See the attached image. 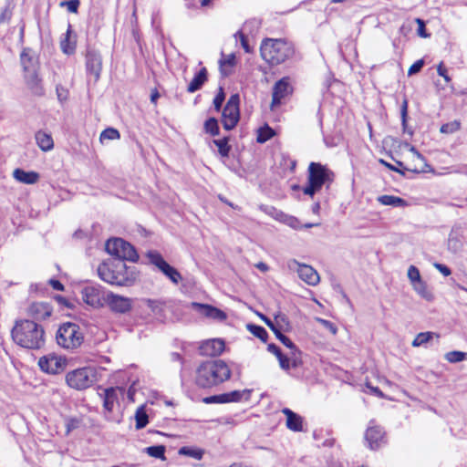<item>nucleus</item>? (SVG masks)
Masks as SVG:
<instances>
[{
	"label": "nucleus",
	"mask_w": 467,
	"mask_h": 467,
	"mask_svg": "<svg viewBox=\"0 0 467 467\" xmlns=\"http://www.w3.org/2000/svg\"><path fill=\"white\" fill-rule=\"evenodd\" d=\"M11 336L16 344L26 349L37 350L46 343L44 327L33 320L16 321Z\"/></svg>",
	"instance_id": "nucleus-1"
},
{
	"label": "nucleus",
	"mask_w": 467,
	"mask_h": 467,
	"mask_svg": "<svg viewBox=\"0 0 467 467\" xmlns=\"http://www.w3.org/2000/svg\"><path fill=\"white\" fill-rule=\"evenodd\" d=\"M231 375V368L223 360H208L197 368L195 383L200 388L208 389L228 380Z\"/></svg>",
	"instance_id": "nucleus-2"
},
{
	"label": "nucleus",
	"mask_w": 467,
	"mask_h": 467,
	"mask_svg": "<svg viewBox=\"0 0 467 467\" xmlns=\"http://www.w3.org/2000/svg\"><path fill=\"white\" fill-rule=\"evenodd\" d=\"M99 276L110 285L129 286L136 279L133 269L128 267L121 260H108L98 267Z\"/></svg>",
	"instance_id": "nucleus-3"
},
{
	"label": "nucleus",
	"mask_w": 467,
	"mask_h": 467,
	"mask_svg": "<svg viewBox=\"0 0 467 467\" xmlns=\"http://www.w3.org/2000/svg\"><path fill=\"white\" fill-rule=\"evenodd\" d=\"M262 58L270 65H279L293 57L292 44L283 39H265L260 47Z\"/></svg>",
	"instance_id": "nucleus-4"
},
{
	"label": "nucleus",
	"mask_w": 467,
	"mask_h": 467,
	"mask_svg": "<svg viewBox=\"0 0 467 467\" xmlns=\"http://www.w3.org/2000/svg\"><path fill=\"white\" fill-rule=\"evenodd\" d=\"M334 173L327 166L311 162L307 170V184L303 188L306 195L313 197L326 183L332 182Z\"/></svg>",
	"instance_id": "nucleus-5"
},
{
	"label": "nucleus",
	"mask_w": 467,
	"mask_h": 467,
	"mask_svg": "<svg viewBox=\"0 0 467 467\" xmlns=\"http://www.w3.org/2000/svg\"><path fill=\"white\" fill-rule=\"evenodd\" d=\"M56 340L59 347L74 351L83 344L84 333L78 324L66 322L59 326Z\"/></svg>",
	"instance_id": "nucleus-6"
},
{
	"label": "nucleus",
	"mask_w": 467,
	"mask_h": 467,
	"mask_svg": "<svg viewBox=\"0 0 467 467\" xmlns=\"http://www.w3.org/2000/svg\"><path fill=\"white\" fill-rule=\"evenodd\" d=\"M97 369L93 367H84L67 373V384L77 390L86 389L97 381Z\"/></svg>",
	"instance_id": "nucleus-7"
},
{
	"label": "nucleus",
	"mask_w": 467,
	"mask_h": 467,
	"mask_svg": "<svg viewBox=\"0 0 467 467\" xmlns=\"http://www.w3.org/2000/svg\"><path fill=\"white\" fill-rule=\"evenodd\" d=\"M107 253L116 257L115 260L136 262L139 255L135 248L121 238H112L105 244Z\"/></svg>",
	"instance_id": "nucleus-8"
},
{
	"label": "nucleus",
	"mask_w": 467,
	"mask_h": 467,
	"mask_svg": "<svg viewBox=\"0 0 467 467\" xmlns=\"http://www.w3.org/2000/svg\"><path fill=\"white\" fill-rule=\"evenodd\" d=\"M239 95H232L226 105L224 106L222 113V123L226 130H233L238 123L240 119L239 111Z\"/></svg>",
	"instance_id": "nucleus-9"
},
{
	"label": "nucleus",
	"mask_w": 467,
	"mask_h": 467,
	"mask_svg": "<svg viewBox=\"0 0 467 467\" xmlns=\"http://www.w3.org/2000/svg\"><path fill=\"white\" fill-rule=\"evenodd\" d=\"M150 264L154 265L165 276H167L173 284L178 285L182 279L180 272L170 265L157 251H150L147 254Z\"/></svg>",
	"instance_id": "nucleus-10"
},
{
	"label": "nucleus",
	"mask_w": 467,
	"mask_h": 467,
	"mask_svg": "<svg viewBox=\"0 0 467 467\" xmlns=\"http://www.w3.org/2000/svg\"><path fill=\"white\" fill-rule=\"evenodd\" d=\"M293 92V88L289 82L288 78H283L273 87L272 92V101L270 105V109L274 110L276 107H278L284 99L289 97Z\"/></svg>",
	"instance_id": "nucleus-11"
},
{
	"label": "nucleus",
	"mask_w": 467,
	"mask_h": 467,
	"mask_svg": "<svg viewBox=\"0 0 467 467\" xmlns=\"http://www.w3.org/2000/svg\"><path fill=\"white\" fill-rule=\"evenodd\" d=\"M288 266L290 269L296 270L299 278L307 285H316L319 283V275L312 266L300 264L296 260L290 261Z\"/></svg>",
	"instance_id": "nucleus-12"
},
{
	"label": "nucleus",
	"mask_w": 467,
	"mask_h": 467,
	"mask_svg": "<svg viewBox=\"0 0 467 467\" xmlns=\"http://www.w3.org/2000/svg\"><path fill=\"white\" fill-rule=\"evenodd\" d=\"M38 366L44 372L57 374L64 370L66 363L61 357L48 355L39 358Z\"/></svg>",
	"instance_id": "nucleus-13"
},
{
	"label": "nucleus",
	"mask_w": 467,
	"mask_h": 467,
	"mask_svg": "<svg viewBox=\"0 0 467 467\" xmlns=\"http://www.w3.org/2000/svg\"><path fill=\"white\" fill-rule=\"evenodd\" d=\"M86 68L88 74L93 75L94 80L98 81L102 69V59L100 54L94 49L87 51Z\"/></svg>",
	"instance_id": "nucleus-14"
},
{
	"label": "nucleus",
	"mask_w": 467,
	"mask_h": 467,
	"mask_svg": "<svg viewBox=\"0 0 467 467\" xmlns=\"http://www.w3.org/2000/svg\"><path fill=\"white\" fill-rule=\"evenodd\" d=\"M224 341L220 338H213L203 341L200 348V354L202 356L215 357L219 356L224 350Z\"/></svg>",
	"instance_id": "nucleus-15"
},
{
	"label": "nucleus",
	"mask_w": 467,
	"mask_h": 467,
	"mask_svg": "<svg viewBox=\"0 0 467 467\" xmlns=\"http://www.w3.org/2000/svg\"><path fill=\"white\" fill-rule=\"evenodd\" d=\"M107 301L110 309L117 313H127L131 308V300L122 296L109 294Z\"/></svg>",
	"instance_id": "nucleus-16"
},
{
	"label": "nucleus",
	"mask_w": 467,
	"mask_h": 467,
	"mask_svg": "<svg viewBox=\"0 0 467 467\" xmlns=\"http://www.w3.org/2000/svg\"><path fill=\"white\" fill-rule=\"evenodd\" d=\"M52 311L48 303L35 302L29 306L27 315L36 320H45L51 316Z\"/></svg>",
	"instance_id": "nucleus-17"
},
{
	"label": "nucleus",
	"mask_w": 467,
	"mask_h": 467,
	"mask_svg": "<svg viewBox=\"0 0 467 467\" xmlns=\"http://www.w3.org/2000/svg\"><path fill=\"white\" fill-rule=\"evenodd\" d=\"M365 439L371 450H377L385 442L384 431L379 426H369L366 431Z\"/></svg>",
	"instance_id": "nucleus-18"
},
{
	"label": "nucleus",
	"mask_w": 467,
	"mask_h": 467,
	"mask_svg": "<svg viewBox=\"0 0 467 467\" xmlns=\"http://www.w3.org/2000/svg\"><path fill=\"white\" fill-rule=\"evenodd\" d=\"M192 306L201 315L213 320L223 321L227 317L226 314L223 311L210 305L192 303Z\"/></svg>",
	"instance_id": "nucleus-19"
},
{
	"label": "nucleus",
	"mask_w": 467,
	"mask_h": 467,
	"mask_svg": "<svg viewBox=\"0 0 467 467\" xmlns=\"http://www.w3.org/2000/svg\"><path fill=\"white\" fill-rule=\"evenodd\" d=\"M20 61L24 72L31 70H38V57L34 50L25 47L20 54Z\"/></svg>",
	"instance_id": "nucleus-20"
},
{
	"label": "nucleus",
	"mask_w": 467,
	"mask_h": 467,
	"mask_svg": "<svg viewBox=\"0 0 467 467\" xmlns=\"http://www.w3.org/2000/svg\"><path fill=\"white\" fill-rule=\"evenodd\" d=\"M25 80L27 88L36 95L43 94L41 78L38 76V70H31L25 72Z\"/></svg>",
	"instance_id": "nucleus-21"
},
{
	"label": "nucleus",
	"mask_w": 467,
	"mask_h": 467,
	"mask_svg": "<svg viewBox=\"0 0 467 467\" xmlns=\"http://www.w3.org/2000/svg\"><path fill=\"white\" fill-rule=\"evenodd\" d=\"M13 177L15 180L25 184H35L39 181L40 175L36 171H26L23 169H16L13 171Z\"/></svg>",
	"instance_id": "nucleus-22"
},
{
	"label": "nucleus",
	"mask_w": 467,
	"mask_h": 467,
	"mask_svg": "<svg viewBox=\"0 0 467 467\" xmlns=\"http://www.w3.org/2000/svg\"><path fill=\"white\" fill-rule=\"evenodd\" d=\"M283 414L286 416V427L293 431H301L303 430V418L292 411L288 408L282 410Z\"/></svg>",
	"instance_id": "nucleus-23"
},
{
	"label": "nucleus",
	"mask_w": 467,
	"mask_h": 467,
	"mask_svg": "<svg viewBox=\"0 0 467 467\" xmlns=\"http://www.w3.org/2000/svg\"><path fill=\"white\" fill-rule=\"evenodd\" d=\"M207 70L205 67H202L189 83L187 91L189 93H194L195 91L199 90L207 81Z\"/></svg>",
	"instance_id": "nucleus-24"
},
{
	"label": "nucleus",
	"mask_w": 467,
	"mask_h": 467,
	"mask_svg": "<svg viewBox=\"0 0 467 467\" xmlns=\"http://www.w3.org/2000/svg\"><path fill=\"white\" fill-rule=\"evenodd\" d=\"M35 139H36L37 146L43 151L51 150L54 147V141L49 133L39 130L36 133Z\"/></svg>",
	"instance_id": "nucleus-25"
},
{
	"label": "nucleus",
	"mask_w": 467,
	"mask_h": 467,
	"mask_svg": "<svg viewBox=\"0 0 467 467\" xmlns=\"http://www.w3.org/2000/svg\"><path fill=\"white\" fill-rule=\"evenodd\" d=\"M377 200L380 204L387 206L404 207L408 205L404 199L393 195H380Z\"/></svg>",
	"instance_id": "nucleus-26"
},
{
	"label": "nucleus",
	"mask_w": 467,
	"mask_h": 467,
	"mask_svg": "<svg viewBox=\"0 0 467 467\" xmlns=\"http://www.w3.org/2000/svg\"><path fill=\"white\" fill-rule=\"evenodd\" d=\"M117 391L118 389L114 388L107 389L104 391L103 406L108 411L113 410L114 403L118 400Z\"/></svg>",
	"instance_id": "nucleus-27"
},
{
	"label": "nucleus",
	"mask_w": 467,
	"mask_h": 467,
	"mask_svg": "<svg viewBox=\"0 0 467 467\" xmlns=\"http://www.w3.org/2000/svg\"><path fill=\"white\" fill-rule=\"evenodd\" d=\"M412 287L414 291L423 299L427 301L433 300V294L428 289V286L423 280L412 285Z\"/></svg>",
	"instance_id": "nucleus-28"
},
{
	"label": "nucleus",
	"mask_w": 467,
	"mask_h": 467,
	"mask_svg": "<svg viewBox=\"0 0 467 467\" xmlns=\"http://www.w3.org/2000/svg\"><path fill=\"white\" fill-rule=\"evenodd\" d=\"M178 453L180 455L191 457L195 460H201L203 457L204 451L196 447L184 446L179 449Z\"/></svg>",
	"instance_id": "nucleus-29"
},
{
	"label": "nucleus",
	"mask_w": 467,
	"mask_h": 467,
	"mask_svg": "<svg viewBox=\"0 0 467 467\" xmlns=\"http://www.w3.org/2000/svg\"><path fill=\"white\" fill-rule=\"evenodd\" d=\"M135 420H136L135 427L137 430L143 429L148 424L149 418H148V414L146 413L144 405L140 406L136 410Z\"/></svg>",
	"instance_id": "nucleus-30"
},
{
	"label": "nucleus",
	"mask_w": 467,
	"mask_h": 467,
	"mask_svg": "<svg viewBox=\"0 0 467 467\" xmlns=\"http://www.w3.org/2000/svg\"><path fill=\"white\" fill-rule=\"evenodd\" d=\"M274 319L275 325L283 329L284 332H288L291 330L292 327L289 318L285 314L279 311L274 315Z\"/></svg>",
	"instance_id": "nucleus-31"
},
{
	"label": "nucleus",
	"mask_w": 467,
	"mask_h": 467,
	"mask_svg": "<svg viewBox=\"0 0 467 467\" xmlns=\"http://www.w3.org/2000/svg\"><path fill=\"white\" fill-rule=\"evenodd\" d=\"M275 135V130L267 124H265V126L258 129L256 140L259 143H265V141L272 139Z\"/></svg>",
	"instance_id": "nucleus-32"
},
{
	"label": "nucleus",
	"mask_w": 467,
	"mask_h": 467,
	"mask_svg": "<svg viewBox=\"0 0 467 467\" xmlns=\"http://www.w3.org/2000/svg\"><path fill=\"white\" fill-rule=\"evenodd\" d=\"M71 26H68L65 38L61 41L60 47L62 51L67 55H71L75 52L76 44L70 40Z\"/></svg>",
	"instance_id": "nucleus-33"
},
{
	"label": "nucleus",
	"mask_w": 467,
	"mask_h": 467,
	"mask_svg": "<svg viewBox=\"0 0 467 467\" xmlns=\"http://www.w3.org/2000/svg\"><path fill=\"white\" fill-rule=\"evenodd\" d=\"M433 337H436L437 338L440 337V336L434 332H421L419 333L414 340L412 341V346L415 348L420 347L428 343Z\"/></svg>",
	"instance_id": "nucleus-34"
},
{
	"label": "nucleus",
	"mask_w": 467,
	"mask_h": 467,
	"mask_svg": "<svg viewBox=\"0 0 467 467\" xmlns=\"http://www.w3.org/2000/svg\"><path fill=\"white\" fill-rule=\"evenodd\" d=\"M225 396L227 397V403L238 402V401H241L244 398L245 400H248L250 397V390H248V389L234 390V391L225 393Z\"/></svg>",
	"instance_id": "nucleus-35"
},
{
	"label": "nucleus",
	"mask_w": 467,
	"mask_h": 467,
	"mask_svg": "<svg viewBox=\"0 0 467 467\" xmlns=\"http://www.w3.org/2000/svg\"><path fill=\"white\" fill-rule=\"evenodd\" d=\"M235 57L234 54L228 55L226 57L221 58L219 61L220 71L223 76H228L231 71L227 67H233L234 66Z\"/></svg>",
	"instance_id": "nucleus-36"
},
{
	"label": "nucleus",
	"mask_w": 467,
	"mask_h": 467,
	"mask_svg": "<svg viewBox=\"0 0 467 467\" xmlns=\"http://www.w3.org/2000/svg\"><path fill=\"white\" fill-rule=\"evenodd\" d=\"M147 454L150 457L165 460V446L164 445H156V446H150L147 447L145 449Z\"/></svg>",
	"instance_id": "nucleus-37"
},
{
	"label": "nucleus",
	"mask_w": 467,
	"mask_h": 467,
	"mask_svg": "<svg viewBox=\"0 0 467 467\" xmlns=\"http://www.w3.org/2000/svg\"><path fill=\"white\" fill-rule=\"evenodd\" d=\"M247 328L254 337H258L263 342H266L268 334L263 327L250 324L247 325Z\"/></svg>",
	"instance_id": "nucleus-38"
},
{
	"label": "nucleus",
	"mask_w": 467,
	"mask_h": 467,
	"mask_svg": "<svg viewBox=\"0 0 467 467\" xmlns=\"http://www.w3.org/2000/svg\"><path fill=\"white\" fill-rule=\"evenodd\" d=\"M83 299L88 305L95 306L99 304V298L96 290L92 287H87L83 290Z\"/></svg>",
	"instance_id": "nucleus-39"
},
{
	"label": "nucleus",
	"mask_w": 467,
	"mask_h": 467,
	"mask_svg": "<svg viewBox=\"0 0 467 467\" xmlns=\"http://www.w3.org/2000/svg\"><path fill=\"white\" fill-rule=\"evenodd\" d=\"M204 130L213 136L219 135L220 131L217 119L214 118L208 119L204 123Z\"/></svg>",
	"instance_id": "nucleus-40"
},
{
	"label": "nucleus",
	"mask_w": 467,
	"mask_h": 467,
	"mask_svg": "<svg viewBox=\"0 0 467 467\" xmlns=\"http://www.w3.org/2000/svg\"><path fill=\"white\" fill-rule=\"evenodd\" d=\"M461 129V122L459 120H453L451 122L441 125L440 131L443 134H452Z\"/></svg>",
	"instance_id": "nucleus-41"
},
{
	"label": "nucleus",
	"mask_w": 467,
	"mask_h": 467,
	"mask_svg": "<svg viewBox=\"0 0 467 467\" xmlns=\"http://www.w3.org/2000/svg\"><path fill=\"white\" fill-rule=\"evenodd\" d=\"M277 359L279 361L280 368L284 370L289 369L291 366L294 368L297 366L296 359L294 357L289 358L285 355L282 354L277 358Z\"/></svg>",
	"instance_id": "nucleus-42"
},
{
	"label": "nucleus",
	"mask_w": 467,
	"mask_h": 467,
	"mask_svg": "<svg viewBox=\"0 0 467 467\" xmlns=\"http://www.w3.org/2000/svg\"><path fill=\"white\" fill-rule=\"evenodd\" d=\"M213 143L218 147V151L223 157L228 156L230 152V146L228 145L227 138L214 140Z\"/></svg>",
	"instance_id": "nucleus-43"
},
{
	"label": "nucleus",
	"mask_w": 467,
	"mask_h": 467,
	"mask_svg": "<svg viewBox=\"0 0 467 467\" xmlns=\"http://www.w3.org/2000/svg\"><path fill=\"white\" fill-rule=\"evenodd\" d=\"M119 137H120V134L118 130H116L114 128H108L100 133L99 139L101 141H103L105 140H118V139H119Z\"/></svg>",
	"instance_id": "nucleus-44"
},
{
	"label": "nucleus",
	"mask_w": 467,
	"mask_h": 467,
	"mask_svg": "<svg viewBox=\"0 0 467 467\" xmlns=\"http://www.w3.org/2000/svg\"><path fill=\"white\" fill-rule=\"evenodd\" d=\"M466 357V353L462 351H450L445 354V359L450 363H457L462 361Z\"/></svg>",
	"instance_id": "nucleus-45"
},
{
	"label": "nucleus",
	"mask_w": 467,
	"mask_h": 467,
	"mask_svg": "<svg viewBox=\"0 0 467 467\" xmlns=\"http://www.w3.org/2000/svg\"><path fill=\"white\" fill-rule=\"evenodd\" d=\"M202 402L205 404L227 403V397L225 396V393L219 394V395H213V396L203 398Z\"/></svg>",
	"instance_id": "nucleus-46"
},
{
	"label": "nucleus",
	"mask_w": 467,
	"mask_h": 467,
	"mask_svg": "<svg viewBox=\"0 0 467 467\" xmlns=\"http://www.w3.org/2000/svg\"><path fill=\"white\" fill-rule=\"evenodd\" d=\"M408 278L410 281L411 285L422 280L419 269L414 265H410L409 267Z\"/></svg>",
	"instance_id": "nucleus-47"
},
{
	"label": "nucleus",
	"mask_w": 467,
	"mask_h": 467,
	"mask_svg": "<svg viewBox=\"0 0 467 467\" xmlns=\"http://www.w3.org/2000/svg\"><path fill=\"white\" fill-rule=\"evenodd\" d=\"M79 0L63 1L59 4L60 6H66L67 11L72 14H77L79 6Z\"/></svg>",
	"instance_id": "nucleus-48"
},
{
	"label": "nucleus",
	"mask_w": 467,
	"mask_h": 467,
	"mask_svg": "<svg viewBox=\"0 0 467 467\" xmlns=\"http://www.w3.org/2000/svg\"><path fill=\"white\" fill-rule=\"evenodd\" d=\"M316 321L317 323H319L320 325H322L326 329L330 331V333L332 335H336L337 334V326L334 323L330 322L329 320L321 318V317H316Z\"/></svg>",
	"instance_id": "nucleus-49"
},
{
	"label": "nucleus",
	"mask_w": 467,
	"mask_h": 467,
	"mask_svg": "<svg viewBox=\"0 0 467 467\" xmlns=\"http://www.w3.org/2000/svg\"><path fill=\"white\" fill-rule=\"evenodd\" d=\"M225 95L223 92V88L222 87L219 88V91L215 98L213 99V106L216 111H220L222 105L224 101Z\"/></svg>",
	"instance_id": "nucleus-50"
},
{
	"label": "nucleus",
	"mask_w": 467,
	"mask_h": 467,
	"mask_svg": "<svg viewBox=\"0 0 467 467\" xmlns=\"http://www.w3.org/2000/svg\"><path fill=\"white\" fill-rule=\"evenodd\" d=\"M284 224H286L289 227L296 229V230L302 228V225H301L299 220L296 217L289 215V214H287Z\"/></svg>",
	"instance_id": "nucleus-51"
},
{
	"label": "nucleus",
	"mask_w": 467,
	"mask_h": 467,
	"mask_svg": "<svg viewBox=\"0 0 467 467\" xmlns=\"http://www.w3.org/2000/svg\"><path fill=\"white\" fill-rule=\"evenodd\" d=\"M423 65H424V62L422 59L417 60L410 67V68L408 70V75L411 76V75L418 73L419 71H420Z\"/></svg>",
	"instance_id": "nucleus-52"
},
{
	"label": "nucleus",
	"mask_w": 467,
	"mask_h": 467,
	"mask_svg": "<svg viewBox=\"0 0 467 467\" xmlns=\"http://www.w3.org/2000/svg\"><path fill=\"white\" fill-rule=\"evenodd\" d=\"M270 210L273 211V213H272V217L274 219H275L276 221L282 223H285V220L287 216L286 213L281 212V211H278L276 210L275 208H271Z\"/></svg>",
	"instance_id": "nucleus-53"
},
{
	"label": "nucleus",
	"mask_w": 467,
	"mask_h": 467,
	"mask_svg": "<svg viewBox=\"0 0 467 467\" xmlns=\"http://www.w3.org/2000/svg\"><path fill=\"white\" fill-rule=\"evenodd\" d=\"M270 210L273 211V213H272V217L274 219H275L276 221L282 223H285V220L287 216L286 213L281 212V211H278L276 210L275 208H271Z\"/></svg>",
	"instance_id": "nucleus-54"
},
{
	"label": "nucleus",
	"mask_w": 467,
	"mask_h": 467,
	"mask_svg": "<svg viewBox=\"0 0 467 467\" xmlns=\"http://www.w3.org/2000/svg\"><path fill=\"white\" fill-rule=\"evenodd\" d=\"M433 266L444 276H449L451 274V269L445 265L434 263Z\"/></svg>",
	"instance_id": "nucleus-55"
},
{
	"label": "nucleus",
	"mask_w": 467,
	"mask_h": 467,
	"mask_svg": "<svg viewBox=\"0 0 467 467\" xmlns=\"http://www.w3.org/2000/svg\"><path fill=\"white\" fill-rule=\"evenodd\" d=\"M407 114H408V101L405 99L401 106V121L403 129H406L407 124Z\"/></svg>",
	"instance_id": "nucleus-56"
},
{
	"label": "nucleus",
	"mask_w": 467,
	"mask_h": 467,
	"mask_svg": "<svg viewBox=\"0 0 467 467\" xmlns=\"http://www.w3.org/2000/svg\"><path fill=\"white\" fill-rule=\"evenodd\" d=\"M437 73L439 76L442 77L446 82L451 81V78L447 74V69L444 67L443 63L441 62L437 67Z\"/></svg>",
	"instance_id": "nucleus-57"
},
{
	"label": "nucleus",
	"mask_w": 467,
	"mask_h": 467,
	"mask_svg": "<svg viewBox=\"0 0 467 467\" xmlns=\"http://www.w3.org/2000/svg\"><path fill=\"white\" fill-rule=\"evenodd\" d=\"M281 343L290 348L293 355H295V352L297 351L296 346L286 336L284 338H281Z\"/></svg>",
	"instance_id": "nucleus-58"
},
{
	"label": "nucleus",
	"mask_w": 467,
	"mask_h": 467,
	"mask_svg": "<svg viewBox=\"0 0 467 467\" xmlns=\"http://www.w3.org/2000/svg\"><path fill=\"white\" fill-rule=\"evenodd\" d=\"M267 350L274 354L276 358L280 357L283 353L281 349L274 343L268 344Z\"/></svg>",
	"instance_id": "nucleus-59"
},
{
	"label": "nucleus",
	"mask_w": 467,
	"mask_h": 467,
	"mask_svg": "<svg viewBox=\"0 0 467 467\" xmlns=\"http://www.w3.org/2000/svg\"><path fill=\"white\" fill-rule=\"evenodd\" d=\"M416 22L418 23L419 25V28H418V34L422 36V37H426L427 35L425 34V24L423 22V20L420 19V18H417L416 19Z\"/></svg>",
	"instance_id": "nucleus-60"
},
{
	"label": "nucleus",
	"mask_w": 467,
	"mask_h": 467,
	"mask_svg": "<svg viewBox=\"0 0 467 467\" xmlns=\"http://www.w3.org/2000/svg\"><path fill=\"white\" fill-rule=\"evenodd\" d=\"M48 283L52 286V288L55 289V290H57V291H63L64 290V285L58 280L50 279L48 281Z\"/></svg>",
	"instance_id": "nucleus-61"
},
{
	"label": "nucleus",
	"mask_w": 467,
	"mask_h": 467,
	"mask_svg": "<svg viewBox=\"0 0 467 467\" xmlns=\"http://www.w3.org/2000/svg\"><path fill=\"white\" fill-rule=\"evenodd\" d=\"M239 36L240 37V40H241V44L244 47V49L245 50V52H249V47H248V44H247V41L245 39V36L241 32V31H238L236 34H235V36Z\"/></svg>",
	"instance_id": "nucleus-62"
},
{
	"label": "nucleus",
	"mask_w": 467,
	"mask_h": 467,
	"mask_svg": "<svg viewBox=\"0 0 467 467\" xmlns=\"http://www.w3.org/2000/svg\"><path fill=\"white\" fill-rule=\"evenodd\" d=\"M259 317L269 327L270 329H274V327L275 326V320L272 321L270 318L262 314H260Z\"/></svg>",
	"instance_id": "nucleus-63"
},
{
	"label": "nucleus",
	"mask_w": 467,
	"mask_h": 467,
	"mask_svg": "<svg viewBox=\"0 0 467 467\" xmlns=\"http://www.w3.org/2000/svg\"><path fill=\"white\" fill-rule=\"evenodd\" d=\"M271 330L275 333V337L279 339L280 342H281V338H284L285 337L282 333L284 330L281 329L280 327H276V326H275L274 329H271Z\"/></svg>",
	"instance_id": "nucleus-64"
}]
</instances>
